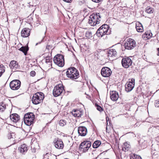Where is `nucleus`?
<instances>
[{
	"label": "nucleus",
	"mask_w": 159,
	"mask_h": 159,
	"mask_svg": "<svg viewBox=\"0 0 159 159\" xmlns=\"http://www.w3.org/2000/svg\"><path fill=\"white\" fill-rule=\"evenodd\" d=\"M91 145L89 141H84L82 142L80 145V150L82 152H86L88 151Z\"/></svg>",
	"instance_id": "9"
},
{
	"label": "nucleus",
	"mask_w": 159,
	"mask_h": 159,
	"mask_svg": "<svg viewBox=\"0 0 159 159\" xmlns=\"http://www.w3.org/2000/svg\"><path fill=\"white\" fill-rule=\"evenodd\" d=\"M67 77L73 80L77 79L79 77L78 71L74 67H71L68 69L66 72Z\"/></svg>",
	"instance_id": "2"
},
{
	"label": "nucleus",
	"mask_w": 159,
	"mask_h": 159,
	"mask_svg": "<svg viewBox=\"0 0 159 159\" xmlns=\"http://www.w3.org/2000/svg\"><path fill=\"white\" fill-rule=\"evenodd\" d=\"M9 66L11 69L16 70L19 69L20 66L16 61L13 60L11 61Z\"/></svg>",
	"instance_id": "16"
},
{
	"label": "nucleus",
	"mask_w": 159,
	"mask_h": 159,
	"mask_svg": "<svg viewBox=\"0 0 159 159\" xmlns=\"http://www.w3.org/2000/svg\"><path fill=\"white\" fill-rule=\"evenodd\" d=\"M96 106L97 107V109L98 111H102V109L100 106L98 105H97Z\"/></svg>",
	"instance_id": "33"
},
{
	"label": "nucleus",
	"mask_w": 159,
	"mask_h": 159,
	"mask_svg": "<svg viewBox=\"0 0 159 159\" xmlns=\"http://www.w3.org/2000/svg\"><path fill=\"white\" fill-rule=\"evenodd\" d=\"M30 30L28 28H24L22 30L21 32V36L23 37H28L30 35Z\"/></svg>",
	"instance_id": "17"
},
{
	"label": "nucleus",
	"mask_w": 159,
	"mask_h": 159,
	"mask_svg": "<svg viewBox=\"0 0 159 159\" xmlns=\"http://www.w3.org/2000/svg\"><path fill=\"white\" fill-rule=\"evenodd\" d=\"M64 1L67 2H71L72 0H63Z\"/></svg>",
	"instance_id": "40"
},
{
	"label": "nucleus",
	"mask_w": 159,
	"mask_h": 159,
	"mask_svg": "<svg viewBox=\"0 0 159 159\" xmlns=\"http://www.w3.org/2000/svg\"><path fill=\"white\" fill-rule=\"evenodd\" d=\"M44 98V95L43 93H37L34 95L32 98V102L34 104H38L42 102Z\"/></svg>",
	"instance_id": "4"
},
{
	"label": "nucleus",
	"mask_w": 159,
	"mask_h": 159,
	"mask_svg": "<svg viewBox=\"0 0 159 159\" xmlns=\"http://www.w3.org/2000/svg\"><path fill=\"white\" fill-rule=\"evenodd\" d=\"M154 11L153 9L152 8L148 7L146 8L145 11L148 14L152 13Z\"/></svg>",
	"instance_id": "28"
},
{
	"label": "nucleus",
	"mask_w": 159,
	"mask_h": 159,
	"mask_svg": "<svg viewBox=\"0 0 159 159\" xmlns=\"http://www.w3.org/2000/svg\"><path fill=\"white\" fill-rule=\"evenodd\" d=\"M59 125L61 126H63L66 125L65 121L63 120H61L59 123Z\"/></svg>",
	"instance_id": "32"
},
{
	"label": "nucleus",
	"mask_w": 159,
	"mask_h": 159,
	"mask_svg": "<svg viewBox=\"0 0 159 159\" xmlns=\"http://www.w3.org/2000/svg\"><path fill=\"white\" fill-rule=\"evenodd\" d=\"M4 72L5 67L2 65H0V77Z\"/></svg>",
	"instance_id": "27"
},
{
	"label": "nucleus",
	"mask_w": 159,
	"mask_h": 159,
	"mask_svg": "<svg viewBox=\"0 0 159 159\" xmlns=\"http://www.w3.org/2000/svg\"><path fill=\"white\" fill-rule=\"evenodd\" d=\"M92 34L91 32L89 31H87L85 34L86 37L89 39L92 37Z\"/></svg>",
	"instance_id": "31"
},
{
	"label": "nucleus",
	"mask_w": 159,
	"mask_h": 159,
	"mask_svg": "<svg viewBox=\"0 0 159 159\" xmlns=\"http://www.w3.org/2000/svg\"><path fill=\"white\" fill-rule=\"evenodd\" d=\"M101 74L104 77H108L111 75V71L109 68L104 67L101 70Z\"/></svg>",
	"instance_id": "14"
},
{
	"label": "nucleus",
	"mask_w": 159,
	"mask_h": 159,
	"mask_svg": "<svg viewBox=\"0 0 159 159\" xmlns=\"http://www.w3.org/2000/svg\"><path fill=\"white\" fill-rule=\"evenodd\" d=\"M110 98L113 101H116L119 97L118 93L115 91H112L110 93Z\"/></svg>",
	"instance_id": "18"
},
{
	"label": "nucleus",
	"mask_w": 159,
	"mask_h": 159,
	"mask_svg": "<svg viewBox=\"0 0 159 159\" xmlns=\"http://www.w3.org/2000/svg\"><path fill=\"white\" fill-rule=\"evenodd\" d=\"M38 44V43H37L36 44V45H37Z\"/></svg>",
	"instance_id": "46"
},
{
	"label": "nucleus",
	"mask_w": 159,
	"mask_h": 159,
	"mask_svg": "<svg viewBox=\"0 0 159 159\" xmlns=\"http://www.w3.org/2000/svg\"><path fill=\"white\" fill-rule=\"evenodd\" d=\"M131 159H142L140 156L136 154H134L133 156L130 157Z\"/></svg>",
	"instance_id": "29"
},
{
	"label": "nucleus",
	"mask_w": 159,
	"mask_h": 159,
	"mask_svg": "<svg viewBox=\"0 0 159 159\" xmlns=\"http://www.w3.org/2000/svg\"><path fill=\"white\" fill-rule=\"evenodd\" d=\"M10 118L11 120L14 122H16L20 120V116L17 114H13L10 115Z\"/></svg>",
	"instance_id": "20"
},
{
	"label": "nucleus",
	"mask_w": 159,
	"mask_h": 159,
	"mask_svg": "<svg viewBox=\"0 0 159 159\" xmlns=\"http://www.w3.org/2000/svg\"><path fill=\"white\" fill-rule=\"evenodd\" d=\"M20 81L19 80H15L12 81L10 83V87L12 90H16L20 88Z\"/></svg>",
	"instance_id": "10"
},
{
	"label": "nucleus",
	"mask_w": 159,
	"mask_h": 159,
	"mask_svg": "<svg viewBox=\"0 0 159 159\" xmlns=\"http://www.w3.org/2000/svg\"><path fill=\"white\" fill-rule=\"evenodd\" d=\"M109 26L107 24H104L101 26L97 30L96 34L99 37H102L105 35L109 34L108 32Z\"/></svg>",
	"instance_id": "1"
},
{
	"label": "nucleus",
	"mask_w": 159,
	"mask_h": 159,
	"mask_svg": "<svg viewBox=\"0 0 159 159\" xmlns=\"http://www.w3.org/2000/svg\"><path fill=\"white\" fill-rule=\"evenodd\" d=\"M19 50L24 53V54L26 55L27 54V52L29 50V48L27 46H22L20 48Z\"/></svg>",
	"instance_id": "25"
},
{
	"label": "nucleus",
	"mask_w": 159,
	"mask_h": 159,
	"mask_svg": "<svg viewBox=\"0 0 159 159\" xmlns=\"http://www.w3.org/2000/svg\"><path fill=\"white\" fill-rule=\"evenodd\" d=\"M157 50L158 51V52L157 53V55L159 56V48H157Z\"/></svg>",
	"instance_id": "41"
},
{
	"label": "nucleus",
	"mask_w": 159,
	"mask_h": 159,
	"mask_svg": "<svg viewBox=\"0 0 159 159\" xmlns=\"http://www.w3.org/2000/svg\"><path fill=\"white\" fill-rule=\"evenodd\" d=\"M153 153V156L154 155H156V153L154 152Z\"/></svg>",
	"instance_id": "43"
},
{
	"label": "nucleus",
	"mask_w": 159,
	"mask_h": 159,
	"mask_svg": "<svg viewBox=\"0 0 159 159\" xmlns=\"http://www.w3.org/2000/svg\"><path fill=\"white\" fill-rule=\"evenodd\" d=\"M106 132H109V131L108 130V129L107 126H106Z\"/></svg>",
	"instance_id": "42"
},
{
	"label": "nucleus",
	"mask_w": 159,
	"mask_h": 159,
	"mask_svg": "<svg viewBox=\"0 0 159 159\" xmlns=\"http://www.w3.org/2000/svg\"><path fill=\"white\" fill-rule=\"evenodd\" d=\"M104 159H109L108 158H104Z\"/></svg>",
	"instance_id": "45"
},
{
	"label": "nucleus",
	"mask_w": 159,
	"mask_h": 159,
	"mask_svg": "<svg viewBox=\"0 0 159 159\" xmlns=\"http://www.w3.org/2000/svg\"><path fill=\"white\" fill-rule=\"evenodd\" d=\"M132 63V60L129 57L123 58L121 61L123 66L125 68H128L131 66Z\"/></svg>",
	"instance_id": "12"
},
{
	"label": "nucleus",
	"mask_w": 159,
	"mask_h": 159,
	"mask_svg": "<svg viewBox=\"0 0 159 159\" xmlns=\"http://www.w3.org/2000/svg\"><path fill=\"white\" fill-rule=\"evenodd\" d=\"M159 101H157L156 102H155V105L156 107H159Z\"/></svg>",
	"instance_id": "37"
},
{
	"label": "nucleus",
	"mask_w": 159,
	"mask_h": 159,
	"mask_svg": "<svg viewBox=\"0 0 159 159\" xmlns=\"http://www.w3.org/2000/svg\"><path fill=\"white\" fill-rule=\"evenodd\" d=\"M136 43L134 40L132 39H129L126 41L124 45L125 49L131 50L136 46Z\"/></svg>",
	"instance_id": "7"
},
{
	"label": "nucleus",
	"mask_w": 159,
	"mask_h": 159,
	"mask_svg": "<svg viewBox=\"0 0 159 159\" xmlns=\"http://www.w3.org/2000/svg\"><path fill=\"white\" fill-rule=\"evenodd\" d=\"M53 61L55 64L60 67H62L64 65V56L61 54H58L53 58Z\"/></svg>",
	"instance_id": "5"
},
{
	"label": "nucleus",
	"mask_w": 159,
	"mask_h": 159,
	"mask_svg": "<svg viewBox=\"0 0 159 159\" xmlns=\"http://www.w3.org/2000/svg\"><path fill=\"white\" fill-rule=\"evenodd\" d=\"M151 34L152 35V34L151 33L150 34L148 32H146L145 34L143 35V36L144 38H146L148 39H149L151 38Z\"/></svg>",
	"instance_id": "30"
},
{
	"label": "nucleus",
	"mask_w": 159,
	"mask_h": 159,
	"mask_svg": "<svg viewBox=\"0 0 159 159\" xmlns=\"http://www.w3.org/2000/svg\"><path fill=\"white\" fill-rule=\"evenodd\" d=\"M91 0L94 2L98 3V2H101L102 0Z\"/></svg>",
	"instance_id": "38"
},
{
	"label": "nucleus",
	"mask_w": 159,
	"mask_h": 159,
	"mask_svg": "<svg viewBox=\"0 0 159 159\" xmlns=\"http://www.w3.org/2000/svg\"><path fill=\"white\" fill-rule=\"evenodd\" d=\"M54 145L56 148L59 149L63 148L64 146L63 142L61 140H57Z\"/></svg>",
	"instance_id": "21"
},
{
	"label": "nucleus",
	"mask_w": 159,
	"mask_h": 159,
	"mask_svg": "<svg viewBox=\"0 0 159 159\" xmlns=\"http://www.w3.org/2000/svg\"><path fill=\"white\" fill-rule=\"evenodd\" d=\"M117 53L115 49H111L108 52L107 56L110 61H113L116 59Z\"/></svg>",
	"instance_id": "13"
},
{
	"label": "nucleus",
	"mask_w": 159,
	"mask_h": 159,
	"mask_svg": "<svg viewBox=\"0 0 159 159\" xmlns=\"http://www.w3.org/2000/svg\"><path fill=\"white\" fill-rule=\"evenodd\" d=\"M78 132L79 135L82 136H84L87 134V129L84 126L79 127L78 128Z\"/></svg>",
	"instance_id": "15"
},
{
	"label": "nucleus",
	"mask_w": 159,
	"mask_h": 159,
	"mask_svg": "<svg viewBox=\"0 0 159 159\" xmlns=\"http://www.w3.org/2000/svg\"><path fill=\"white\" fill-rule=\"evenodd\" d=\"M36 74L35 72L34 71H32L30 73V75L32 76H34Z\"/></svg>",
	"instance_id": "34"
},
{
	"label": "nucleus",
	"mask_w": 159,
	"mask_h": 159,
	"mask_svg": "<svg viewBox=\"0 0 159 159\" xmlns=\"http://www.w3.org/2000/svg\"><path fill=\"white\" fill-rule=\"evenodd\" d=\"M135 84V80L134 79H131V81L127 83L125 85V90L127 92L131 91L134 88Z\"/></svg>",
	"instance_id": "11"
},
{
	"label": "nucleus",
	"mask_w": 159,
	"mask_h": 159,
	"mask_svg": "<svg viewBox=\"0 0 159 159\" xmlns=\"http://www.w3.org/2000/svg\"><path fill=\"white\" fill-rule=\"evenodd\" d=\"M28 150V147L25 144L21 145L18 148L19 152L22 154H25L27 152Z\"/></svg>",
	"instance_id": "19"
},
{
	"label": "nucleus",
	"mask_w": 159,
	"mask_h": 159,
	"mask_svg": "<svg viewBox=\"0 0 159 159\" xmlns=\"http://www.w3.org/2000/svg\"><path fill=\"white\" fill-rule=\"evenodd\" d=\"M72 115L75 117H81V113L79 110H74L72 112Z\"/></svg>",
	"instance_id": "22"
},
{
	"label": "nucleus",
	"mask_w": 159,
	"mask_h": 159,
	"mask_svg": "<svg viewBox=\"0 0 159 159\" xmlns=\"http://www.w3.org/2000/svg\"><path fill=\"white\" fill-rule=\"evenodd\" d=\"M31 150L32 152L34 153L35 152L36 149L34 148H31Z\"/></svg>",
	"instance_id": "39"
},
{
	"label": "nucleus",
	"mask_w": 159,
	"mask_h": 159,
	"mask_svg": "<svg viewBox=\"0 0 159 159\" xmlns=\"http://www.w3.org/2000/svg\"><path fill=\"white\" fill-rule=\"evenodd\" d=\"M10 136L11 137H10V139L11 138H14V136H15V134H14V133H11V134H10Z\"/></svg>",
	"instance_id": "36"
},
{
	"label": "nucleus",
	"mask_w": 159,
	"mask_h": 159,
	"mask_svg": "<svg viewBox=\"0 0 159 159\" xmlns=\"http://www.w3.org/2000/svg\"><path fill=\"white\" fill-rule=\"evenodd\" d=\"M5 108L3 106H0V112H2L4 110Z\"/></svg>",
	"instance_id": "35"
},
{
	"label": "nucleus",
	"mask_w": 159,
	"mask_h": 159,
	"mask_svg": "<svg viewBox=\"0 0 159 159\" xmlns=\"http://www.w3.org/2000/svg\"><path fill=\"white\" fill-rule=\"evenodd\" d=\"M33 116L34 114L32 113H28L25 115L24 121L26 125L30 126L33 123L34 119Z\"/></svg>",
	"instance_id": "6"
},
{
	"label": "nucleus",
	"mask_w": 159,
	"mask_h": 159,
	"mask_svg": "<svg viewBox=\"0 0 159 159\" xmlns=\"http://www.w3.org/2000/svg\"><path fill=\"white\" fill-rule=\"evenodd\" d=\"M136 28L138 32H141L143 31V28L142 24L139 22H138L136 24Z\"/></svg>",
	"instance_id": "23"
},
{
	"label": "nucleus",
	"mask_w": 159,
	"mask_h": 159,
	"mask_svg": "<svg viewBox=\"0 0 159 159\" xmlns=\"http://www.w3.org/2000/svg\"><path fill=\"white\" fill-rule=\"evenodd\" d=\"M49 61H48V59H46V61L47 62H49Z\"/></svg>",
	"instance_id": "44"
},
{
	"label": "nucleus",
	"mask_w": 159,
	"mask_h": 159,
	"mask_svg": "<svg viewBox=\"0 0 159 159\" xmlns=\"http://www.w3.org/2000/svg\"><path fill=\"white\" fill-rule=\"evenodd\" d=\"M89 18V23L91 25L94 26L99 23L101 18L99 13L93 14L90 16Z\"/></svg>",
	"instance_id": "3"
},
{
	"label": "nucleus",
	"mask_w": 159,
	"mask_h": 159,
	"mask_svg": "<svg viewBox=\"0 0 159 159\" xmlns=\"http://www.w3.org/2000/svg\"><path fill=\"white\" fill-rule=\"evenodd\" d=\"M130 148V145L128 144L127 143L125 142L124 143L122 147V149L123 151H128Z\"/></svg>",
	"instance_id": "24"
},
{
	"label": "nucleus",
	"mask_w": 159,
	"mask_h": 159,
	"mask_svg": "<svg viewBox=\"0 0 159 159\" xmlns=\"http://www.w3.org/2000/svg\"><path fill=\"white\" fill-rule=\"evenodd\" d=\"M64 90L63 85L61 84H59L56 86L53 91V94L54 96L57 97L60 95Z\"/></svg>",
	"instance_id": "8"
},
{
	"label": "nucleus",
	"mask_w": 159,
	"mask_h": 159,
	"mask_svg": "<svg viewBox=\"0 0 159 159\" xmlns=\"http://www.w3.org/2000/svg\"><path fill=\"white\" fill-rule=\"evenodd\" d=\"M101 144V142L99 140H96L95 141L93 145V148H98Z\"/></svg>",
	"instance_id": "26"
}]
</instances>
